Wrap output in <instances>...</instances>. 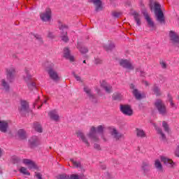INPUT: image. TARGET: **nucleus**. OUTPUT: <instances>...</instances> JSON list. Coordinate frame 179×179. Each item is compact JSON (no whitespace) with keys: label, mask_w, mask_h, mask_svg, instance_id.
I'll return each instance as SVG.
<instances>
[{"label":"nucleus","mask_w":179,"mask_h":179,"mask_svg":"<svg viewBox=\"0 0 179 179\" xmlns=\"http://www.w3.org/2000/svg\"><path fill=\"white\" fill-rule=\"evenodd\" d=\"M154 12L157 17V22L159 23H165L164 14L162 11V6L157 2L154 3Z\"/></svg>","instance_id":"obj_1"},{"label":"nucleus","mask_w":179,"mask_h":179,"mask_svg":"<svg viewBox=\"0 0 179 179\" xmlns=\"http://www.w3.org/2000/svg\"><path fill=\"white\" fill-rule=\"evenodd\" d=\"M155 106L159 114L161 115H167V107H166V104L162 100H157L155 103Z\"/></svg>","instance_id":"obj_2"},{"label":"nucleus","mask_w":179,"mask_h":179,"mask_svg":"<svg viewBox=\"0 0 179 179\" xmlns=\"http://www.w3.org/2000/svg\"><path fill=\"white\" fill-rule=\"evenodd\" d=\"M23 79L27 83L29 89L31 90L36 89V83L31 81V76L29 74V71H25V74L23 76Z\"/></svg>","instance_id":"obj_3"},{"label":"nucleus","mask_w":179,"mask_h":179,"mask_svg":"<svg viewBox=\"0 0 179 179\" xmlns=\"http://www.w3.org/2000/svg\"><path fill=\"white\" fill-rule=\"evenodd\" d=\"M18 111L21 115H26L27 113H30V108H29V103L26 101H22L21 105L18 108Z\"/></svg>","instance_id":"obj_4"},{"label":"nucleus","mask_w":179,"mask_h":179,"mask_svg":"<svg viewBox=\"0 0 179 179\" xmlns=\"http://www.w3.org/2000/svg\"><path fill=\"white\" fill-rule=\"evenodd\" d=\"M87 136L88 138H90V139L92 140L93 142H99V141H100V138H99V136H97L96 130L94 126L91 127Z\"/></svg>","instance_id":"obj_5"},{"label":"nucleus","mask_w":179,"mask_h":179,"mask_svg":"<svg viewBox=\"0 0 179 179\" xmlns=\"http://www.w3.org/2000/svg\"><path fill=\"white\" fill-rule=\"evenodd\" d=\"M120 111L124 114V115H128L131 117L134 114V110L129 105H122L120 106Z\"/></svg>","instance_id":"obj_6"},{"label":"nucleus","mask_w":179,"mask_h":179,"mask_svg":"<svg viewBox=\"0 0 179 179\" xmlns=\"http://www.w3.org/2000/svg\"><path fill=\"white\" fill-rule=\"evenodd\" d=\"M62 31V40L64 41V43H68L69 41V38L66 36L68 34V31H66V29H68V26L65 24H62L59 27Z\"/></svg>","instance_id":"obj_7"},{"label":"nucleus","mask_w":179,"mask_h":179,"mask_svg":"<svg viewBox=\"0 0 179 179\" xmlns=\"http://www.w3.org/2000/svg\"><path fill=\"white\" fill-rule=\"evenodd\" d=\"M161 161L169 169H176V163H174L172 159L166 157H161Z\"/></svg>","instance_id":"obj_8"},{"label":"nucleus","mask_w":179,"mask_h":179,"mask_svg":"<svg viewBox=\"0 0 179 179\" xmlns=\"http://www.w3.org/2000/svg\"><path fill=\"white\" fill-rule=\"evenodd\" d=\"M40 17L43 22H50L51 20V9L47 8L45 13L40 14Z\"/></svg>","instance_id":"obj_9"},{"label":"nucleus","mask_w":179,"mask_h":179,"mask_svg":"<svg viewBox=\"0 0 179 179\" xmlns=\"http://www.w3.org/2000/svg\"><path fill=\"white\" fill-rule=\"evenodd\" d=\"M48 73L50 79H52V80H54V82H58V80H59V75H58V73L55 70L52 69H49L48 70Z\"/></svg>","instance_id":"obj_10"},{"label":"nucleus","mask_w":179,"mask_h":179,"mask_svg":"<svg viewBox=\"0 0 179 179\" xmlns=\"http://www.w3.org/2000/svg\"><path fill=\"white\" fill-rule=\"evenodd\" d=\"M169 37L171 41L173 43L174 45H176L178 43H179V36L174 31H170Z\"/></svg>","instance_id":"obj_11"},{"label":"nucleus","mask_w":179,"mask_h":179,"mask_svg":"<svg viewBox=\"0 0 179 179\" xmlns=\"http://www.w3.org/2000/svg\"><path fill=\"white\" fill-rule=\"evenodd\" d=\"M48 115L50 117V120L55 121V122L59 121V115H58L57 110H51L48 112Z\"/></svg>","instance_id":"obj_12"},{"label":"nucleus","mask_w":179,"mask_h":179,"mask_svg":"<svg viewBox=\"0 0 179 179\" xmlns=\"http://www.w3.org/2000/svg\"><path fill=\"white\" fill-rule=\"evenodd\" d=\"M120 66L123 68H126L127 69L132 70L134 67L132 66V64L131 62L127 59H122L120 61Z\"/></svg>","instance_id":"obj_13"},{"label":"nucleus","mask_w":179,"mask_h":179,"mask_svg":"<svg viewBox=\"0 0 179 179\" xmlns=\"http://www.w3.org/2000/svg\"><path fill=\"white\" fill-rule=\"evenodd\" d=\"M110 134L113 138L116 141H120V139H122V138H124V134L119 133L116 129H113Z\"/></svg>","instance_id":"obj_14"},{"label":"nucleus","mask_w":179,"mask_h":179,"mask_svg":"<svg viewBox=\"0 0 179 179\" xmlns=\"http://www.w3.org/2000/svg\"><path fill=\"white\" fill-rule=\"evenodd\" d=\"M130 89L133 90L132 93L136 97V100H141L142 94H141V92H139L138 90L135 88V85H134V84L130 85Z\"/></svg>","instance_id":"obj_15"},{"label":"nucleus","mask_w":179,"mask_h":179,"mask_svg":"<svg viewBox=\"0 0 179 179\" xmlns=\"http://www.w3.org/2000/svg\"><path fill=\"white\" fill-rule=\"evenodd\" d=\"M143 15L149 27H150L151 29H155V22H153V20H152V18H150L149 14H148V13H144Z\"/></svg>","instance_id":"obj_16"},{"label":"nucleus","mask_w":179,"mask_h":179,"mask_svg":"<svg viewBox=\"0 0 179 179\" xmlns=\"http://www.w3.org/2000/svg\"><path fill=\"white\" fill-rule=\"evenodd\" d=\"M15 73H16V71L13 68L7 70V79L9 82H12V80L15 78Z\"/></svg>","instance_id":"obj_17"},{"label":"nucleus","mask_w":179,"mask_h":179,"mask_svg":"<svg viewBox=\"0 0 179 179\" xmlns=\"http://www.w3.org/2000/svg\"><path fill=\"white\" fill-rule=\"evenodd\" d=\"M90 2H92L94 5H95V10L96 12L103 10V6H101V0H90Z\"/></svg>","instance_id":"obj_18"},{"label":"nucleus","mask_w":179,"mask_h":179,"mask_svg":"<svg viewBox=\"0 0 179 179\" xmlns=\"http://www.w3.org/2000/svg\"><path fill=\"white\" fill-rule=\"evenodd\" d=\"M76 135H77L78 138H80L81 139V141H83V142L84 143H85V145H87V146H88V147L90 146V143L87 141V138H86V136H85V134H83V133H82V131H78L76 133Z\"/></svg>","instance_id":"obj_19"},{"label":"nucleus","mask_w":179,"mask_h":179,"mask_svg":"<svg viewBox=\"0 0 179 179\" xmlns=\"http://www.w3.org/2000/svg\"><path fill=\"white\" fill-rule=\"evenodd\" d=\"M22 163L28 166L29 169H36V164L31 159H22Z\"/></svg>","instance_id":"obj_20"},{"label":"nucleus","mask_w":179,"mask_h":179,"mask_svg":"<svg viewBox=\"0 0 179 179\" xmlns=\"http://www.w3.org/2000/svg\"><path fill=\"white\" fill-rule=\"evenodd\" d=\"M64 57L66 58V59H69V61H73V56L71 55V50H69V48H64Z\"/></svg>","instance_id":"obj_21"},{"label":"nucleus","mask_w":179,"mask_h":179,"mask_svg":"<svg viewBox=\"0 0 179 179\" xmlns=\"http://www.w3.org/2000/svg\"><path fill=\"white\" fill-rule=\"evenodd\" d=\"M83 90L85 93H86L89 99H90L91 100H93V99H94V94H93V92H92V89H90L87 86H84Z\"/></svg>","instance_id":"obj_22"},{"label":"nucleus","mask_w":179,"mask_h":179,"mask_svg":"<svg viewBox=\"0 0 179 179\" xmlns=\"http://www.w3.org/2000/svg\"><path fill=\"white\" fill-rule=\"evenodd\" d=\"M9 125L8 124V122L3 120L0 121V131L1 132H6L8 131Z\"/></svg>","instance_id":"obj_23"},{"label":"nucleus","mask_w":179,"mask_h":179,"mask_svg":"<svg viewBox=\"0 0 179 179\" xmlns=\"http://www.w3.org/2000/svg\"><path fill=\"white\" fill-rule=\"evenodd\" d=\"M134 15V19L135 20V22H136L137 26H141V24H142V22H141V19L142 17V16L141 15V14H139V13L138 12H134L133 13Z\"/></svg>","instance_id":"obj_24"},{"label":"nucleus","mask_w":179,"mask_h":179,"mask_svg":"<svg viewBox=\"0 0 179 179\" xmlns=\"http://www.w3.org/2000/svg\"><path fill=\"white\" fill-rule=\"evenodd\" d=\"M136 134L138 138H146V133L142 129H136Z\"/></svg>","instance_id":"obj_25"},{"label":"nucleus","mask_w":179,"mask_h":179,"mask_svg":"<svg viewBox=\"0 0 179 179\" xmlns=\"http://www.w3.org/2000/svg\"><path fill=\"white\" fill-rule=\"evenodd\" d=\"M29 142L31 146H37V145H38V137L33 136L29 140Z\"/></svg>","instance_id":"obj_26"},{"label":"nucleus","mask_w":179,"mask_h":179,"mask_svg":"<svg viewBox=\"0 0 179 179\" xmlns=\"http://www.w3.org/2000/svg\"><path fill=\"white\" fill-rule=\"evenodd\" d=\"M1 86L3 87V89H4V90H6V92H9V83L5 79L1 80Z\"/></svg>","instance_id":"obj_27"},{"label":"nucleus","mask_w":179,"mask_h":179,"mask_svg":"<svg viewBox=\"0 0 179 179\" xmlns=\"http://www.w3.org/2000/svg\"><path fill=\"white\" fill-rule=\"evenodd\" d=\"M142 169L144 173H148V171H150V169H152V166H150V164H149V162H143Z\"/></svg>","instance_id":"obj_28"},{"label":"nucleus","mask_w":179,"mask_h":179,"mask_svg":"<svg viewBox=\"0 0 179 179\" xmlns=\"http://www.w3.org/2000/svg\"><path fill=\"white\" fill-rule=\"evenodd\" d=\"M17 136L20 139H26L27 135L26 134V131L23 129H20L17 131Z\"/></svg>","instance_id":"obj_29"},{"label":"nucleus","mask_w":179,"mask_h":179,"mask_svg":"<svg viewBox=\"0 0 179 179\" xmlns=\"http://www.w3.org/2000/svg\"><path fill=\"white\" fill-rule=\"evenodd\" d=\"M155 167L159 171H163V165H162V162H160V160L159 159L155 160Z\"/></svg>","instance_id":"obj_30"},{"label":"nucleus","mask_w":179,"mask_h":179,"mask_svg":"<svg viewBox=\"0 0 179 179\" xmlns=\"http://www.w3.org/2000/svg\"><path fill=\"white\" fill-rule=\"evenodd\" d=\"M122 94L118 93V92H115L113 94L112 99L113 100H116L117 101H120V100H122Z\"/></svg>","instance_id":"obj_31"},{"label":"nucleus","mask_w":179,"mask_h":179,"mask_svg":"<svg viewBox=\"0 0 179 179\" xmlns=\"http://www.w3.org/2000/svg\"><path fill=\"white\" fill-rule=\"evenodd\" d=\"M34 128L35 131H36V132H39L40 134H41V132H43V128L41 127V124H40L38 123H34Z\"/></svg>","instance_id":"obj_32"},{"label":"nucleus","mask_w":179,"mask_h":179,"mask_svg":"<svg viewBox=\"0 0 179 179\" xmlns=\"http://www.w3.org/2000/svg\"><path fill=\"white\" fill-rule=\"evenodd\" d=\"M154 127H155V129L157 131L158 134H161L162 139H163V141H164V139H166V135H164L163 134V131L162 130V129H160L159 127H156V124H154Z\"/></svg>","instance_id":"obj_33"},{"label":"nucleus","mask_w":179,"mask_h":179,"mask_svg":"<svg viewBox=\"0 0 179 179\" xmlns=\"http://www.w3.org/2000/svg\"><path fill=\"white\" fill-rule=\"evenodd\" d=\"M77 48L79 50L81 54H86L87 52H89V50H87V48L86 47L78 46Z\"/></svg>","instance_id":"obj_34"},{"label":"nucleus","mask_w":179,"mask_h":179,"mask_svg":"<svg viewBox=\"0 0 179 179\" xmlns=\"http://www.w3.org/2000/svg\"><path fill=\"white\" fill-rule=\"evenodd\" d=\"M20 172L24 174V176H30V173L27 171V168L21 167L20 169Z\"/></svg>","instance_id":"obj_35"},{"label":"nucleus","mask_w":179,"mask_h":179,"mask_svg":"<svg viewBox=\"0 0 179 179\" xmlns=\"http://www.w3.org/2000/svg\"><path fill=\"white\" fill-rule=\"evenodd\" d=\"M162 127L165 132H170V128L169 127V124H167V122H166V121L162 122Z\"/></svg>","instance_id":"obj_36"},{"label":"nucleus","mask_w":179,"mask_h":179,"mask_svg":"<svg viewBox=\"0 0 179 179\" xmlns=\"http://www.w3.org/2000/svg\"><path fill=\"white\" fill-rule=\"evenodd\" d=\"M34 37L36 38V40H37L39 44H43V38H41V36L38 34H34Z\"/></svg>","instance_id":"obj_37"},{"label":"nucleus","mask_w":179,"mask_h":179,"mask_svg":"<svg viewBox=\"0 0 179 179\" xmlns=\"http://www.w3.org/2000/svg\"><path fill=\"white\" fill-rule=\"evenodd\" d=\"M96 130L98 134H103V132L104 131V127L102 125H99L97 127Z\"/></svg>","instance_id":"obj_38"},{"label":"nucleus","mask_w":179,"mask_h":179,"mask_svg":"<svg viewBox=\"0 0 179 179\" xmlns=\"http://www.w3.org/2000/svg\"><path fill=\"white\" fill-rule=\"evenodd\" d=\"M152 90L154 92V94H155L156 96H160V90L159 89V87H154Z\"/></svg>","instance_id":"obj_39"},{"label":"nucleus","mask_w":179,"mask_h":179,"mask_svg":"<svg viewBox=\"0 0 179 179\" xmlns=\"http://www.w3.org/2000/svg\"><path fill=\"white\" fill-rule=\"evenodd\" d=\"M115 45H114V43H111L109 45L105 46V50H106V51H110L113 50V48H115Z\"/></svg>","instance_id":"obj_40"},{"label":"nucleus","mask_w":179,"mask_h":179,"mask_svg":"<svg viewBox=\"0 0 179 179\" xmlns=\"http://www.w3.org/2000/svg\"><path fill=\"white\" fill-rule=\"evenodd\" d=\"M103 89H105L106 93H111V92H113V87L109 85H106Z\"/></svg>","instance_id":"obj_41"},{"label":"nucleus","mask_w":179,"mask_h":179,"mask_svg":"<svg viewBox=\"0 0 179 179\" xmlns=\"http://www.w3.org/2000/svg\"><path fill=\"white\" fill-rule=\"evenodd\" d=\"M57 179H71V177L69 175L63 174L57 177Z\"/></svg>","instance_id":"obj_42"},{"label":"nucleus","mask_w":179,"mask_h":179,"mask_svg":"<svg viewBox=\"0 0 179 179\" xmlns=\"http://www.w3.org/2000/svg\"><path fill=\"white\" fill-rule=\"evenodd\" d=\"M73 75L74 78L76 79V80H78V82H80L81 83L83 82V80H82V78H80V76H79L78 75H76V73H75V72H73Z\"/></svg>","instance_id":"obj_43"},{"label":"nucleus","mask_w":179,"mask_h":179,"mask_svg":"<svg viewBox=\"0 0 179 179\" xmlns=\"http://www.w3.org/2000/svg\"><path fill=\"white\" fill-rule=\"evenodd\" d=\"M71 162L74 166V167H80V162H78L73 159H71Z\"/></svg>","instance_id":"obj_44"},{"label":"nucleus","mask_w":179,"mask_h":179,"mask_svg":"<svg viewBox=\"0 0 179 179\" xmlns=\"http://www.w3.org/2000/svg\"><path fill=\"white\" fill-rule=\"evenodd\" d=\"M94 64H96V65H100L103 64V60L100 59H95Z\"/></svg>","instance_id":"obj_45"},{"label":"nucleus","mask_w":179,"mask_h":179,"mask_svg":"<svg viewBox=\"0 0 179 179\" xmlns=\"http://www.w3.org/2000/svg\"><path fill=\"white\" fill-rule=\"evenodd\" d=\"M169 103L171 107H176V104L174 103V102H173V98L171 96H169Z\"/></svg>","instance_id":"obj_46"},{"label":"nucleus","mask_w":179,"mask_h":179,"mask_svg":"<svg viewBox=\"0 0 179 179\" xmlns=\"http://www.w3.org/2000/svg\"><path fill=\"white\" fill-rule=\"evenodd\" d=\"M160 65L164 69H166V68H167V64H166V62H164V61L160 62Z\"/></svg>","instance_id":"obj_47"},{"label":"nucleus","mask_w":179,"mask_h":179,"mask_svg":"<svg viewBox=\"0 0 179 179\" xmlns=\"http://www.w3.org/2000/svg\"><path fill=\"white\" fill-rule=\"evenodd\" d=\"M94 149H96V150H101V148L100 147V145L95 143L94 145Z\"/></svg>","instance_id":"obj_48"},{"label":"nucleus","mask_w":179,"mask_h":179,"mask_svg":"<svg viewBox=\"0 0 179 179\" xmlns=\"http://www.w3.org/2000/svg\"><path fill=\"white\" fill-rule=\"evenodd\" d=\"M112 16H113V17H120V13L113 12L112 13Z\"/></svg>","instance_id":"obj_49"},{"label":"nucleus","mask_w":179,"mask_h":179,"mask_svg":"<svg viewBox=\"0 0 179 179\" xmlns=\"http://www.w3.org/2000/svg\"><path fill=\"white\" fill-rule=\"evenodd\" d=\"M108 85H107V83H106V81L102 80L101 83V86L103 88H105L106 86H108Z\"/></svg>","instance_id":"obj_50"},{"label":"nucleus","mask_w":179,"mask_h":179,"mask_svg":"<svg viewBox=\"0 0 179 179\" xmlns=\"http://www.w3.org/2000/svg\"><path fill=\"white\" fill-rule=\"evenodd\" d=\"M48 38H54V34L52 32H48Z\"/></svg>","instance_id":"obj_51"},{"label":"nucleus","mask_w":179,"mask_h":179,"mask_svg":"<svg viewBox=\"0 0 179 179\" xmlns=\"http://www.w3.org/2000/svg\"><path fill=\"white\" fill-rule=\"evenodd\" d=\"M70 179H79V176L78 175H71Z\"/></svg>","instance_id":"obj_52"},{"label":"nucleus","mask_w":179,"mask_h":179,"mask_svg":"<svg viewBox=\"0 0 179 179\" xmlns=\"http://www.w3.org/2000/svg\"><path fill=\"white\" fill-rule=\"evenodd\" d=\"M175 154H176V156L179 157V145H178V148L176 149V151Z\"/></svg>","instance_id":"obj_53"},{"label":"nucleus","mask_w":179,"mask_h":179,"mask_svg":"<svg viewBox=\"0 0 179 179\" xmlns=\"http://www.w3.org/2000/svg\"><path fill=\"white\" fill-rule=\"evenodd\" d=\"M3 155H5V151H3V150L0 148V157H2Z\"/></svg>","instance_id":"obj_54"},{"label":"nucleus","mask_w":179,"mask_h":179,"mask_svg":"<svg viewBox=\"0 0 179 179\" xmlns=\"http://www.w3.org/2000/svg\"><path fill=\"white\" fill-rule=\"evenodd\" d=\"M141 73V76H145L146 75V73L142 71H140Z\"/></svg>","instance_id":"obj_55"},{"label":"nucleus","mask_w":179,"mask_h":179,"mask_svg":"<svg viewBox=\"0 0 179 179\" xmlns=\"http://www.w3.org/2000/svg\"><path fill=\"white\" fill-rule=\"evenodd\" d=\"M102 139H103L104 142H107V139L104 138V136H102Z\"/></svg>","instance_id":"obj_56"},{"label":"nucleus","mask_w":179,"mask_h":179,"mask_svg":"<svg viewBox=\"0 0 179 179\" xmlns=\"http://www.w3.org/2000/svg\"><path fill=\"white\" fill-rule=\"evenodd\" d=\"M41 106H43V104H42ZM41 106H40L38 107V110H40V108H41Z\"/></svg>","instance_id":"obj_57"},{"label":"nucleus","mask_w":179,"mask_h":179,"mask_svg":"<svg viewBox=\"0 0 179 179\" xmlns=\"http://www.w3.org/2000/svg\"><path fill=\"white\" fill-rule=\"evenodd\" d=\"M145 84L146 85V86H148V85H149L148 83V82H145Z\"/></svg>","instance_id":"obj_58"},{"label":"nucleus","mask_w":179,"mask_h":179,"mask_svg":"<svg viewBox=\"0 0 179 179\" xmlns=\"http://www.w3.org/2000/svg\"><path fill=\"white\" fill-rule=\"evenodd\" d=\"M83 62V64H86V60H84Z\"/></svg>","instance_id":"obj_59"},{"label":"nucleus","mask_w":179,"mask_h":179,"mask_svg":"<svg viewBox=\"0 0 179 179\" xmlns=\"http://www.w3.org/2000/svg\"><path fill=\"white\" fill-rule=\"evenodd\" d=\"M44 103H47V100H45Z\"/></svg>","instance_id":"obj_60"},{"label":"nucleus","mask_w":179,"mask_h":179,"mask_svg":"<svg viewBox=\"0 0 179 179\" xmlns=\"http://www.w3.org/2000/svg\"><path fill=\"white\" fill-rule=\"evenodd\" d=\"M102 169H106V166H103Z\"/></svg>","instance_id":"obj_61"},{"label":"nucleus","mask_w":179,"mask_h":179,"mask_svg":"<svg viewBox=\"0 0 179 179\" xmlns=\"http://www.w3.org/2000/svg\"><path fill=\"white\" fill-rule=\"evenodd\" d=\"M136 72H138V69H136Z\"/></svg>","instance_id":"obj_62"}]
</instances>
